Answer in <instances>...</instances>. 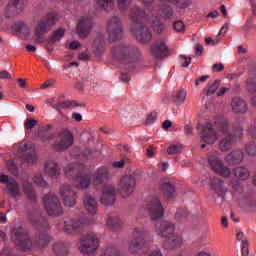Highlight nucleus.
Returning <instances> with one entry per match:
<instances>
[{
    "mask_svg": "<svg viewBox=\"0 0 256 256\" xmlns=\"http://www.w3.org/2000/svg\"><path fill=\"white\" fill-rule=\"evenodd\" d=\"M12 239L20 251H31L32 247L45 249L51 243V236L46 233H38L34 240H31L29 233L21 226H15L12 229Z\"/></svg>",
    "mask_w": 256,
    "mask_h": 256,
    "instance_id": "obj_1",
    "label": "nucleus"
},
{
    "mask_svg": "<svg viewBox=\"0 0 256 256\" xmlns=\"http://www.w3.org/2000/svg\"><path fill=\"white\" fill-rule=\"evenodd\" d=\"M111 55L116 61L125 63L126 69L131 71L141 61V50L131 43L116 44L111 48Z\"/></svg>",
    "mask_w": 256,
    "mask_h": 256,
    "instance_id": "obj_2",
    "label": "nucleus"
},
{
    "mask_svg": "<svg viewBox=\"0 0 256 256\" xmlns=\"http://www.w3.org/2000/svg\"><path fill=\"white\" fill-rule=\"evenodd\" d=\"M215 125L219 133L224 135V138L220 140L219 149L220 151H229L233 144L235 143V138L241 137L243 135V128L239 124L232 127V131L234 134L231 133V126H229V121L223 117H219L215 121Z\"/></svg>",
    "mask_w": 256,
    "mask_h": 256,
    "instance_id": "obj_3",
    "label": "nucleus"
},
{
    "mask_svg": "<svg viewBox=\"0 0 256 256\" xmlns=\"http://www.w3.org/2000/svg\"><path fill=\"white\" fill-rule=\"evenodd\" d=\"M132 235L133 237L128 244V253H131V255L145 253V249H147V237H149V232H147L145 228H136Z\"/></svg>",
    "mask_w": 256,
    "mask_h": 256,
    "instance_id": "obj_4",
    "label": "nucleus"
},
{
    "mask_svg": "<svg viewBox=\"0 0 256 256\" xmlns=\"http://www.w3.org/2000/svg\"><path fill=\"white\" fill-rule=\"evenodd\" d=\"M81 166L77 162H70L64 168V173L66 177L75 176V185L77 189H89L91 186V175L89 174H79Z\"/></svg>",
    "mask_w": 256,
    "mask_h": 256,
    "instance_id": "obj_5",
    "label": "nucleus"
},
{
    "mask_svg": "<svg viewBox=\"0 0 256 256\" xmlns=\"http://www.w3.org/2000/svg\"><path fill=\"white\" fill-rule=\"evenodd\" d=\"M56 21L57 14L55 12L48 13L40 20L34 31L35 43H43V35L55 25Z\"/></svg>",
    "mask_w": 256,
    "mask_h": 256,
    "instance_id": "obj_6",
    "label": "nucleus"
},
{
    "mask_svg": "<svg viewBox=\"0 0 256 256\" xmlns=\"http://www.w3.org/2000/svg\"><path fill=\"white\" fill-rule=\"evenodd\" d=\"M44 209L47 211L50 217H59L63 215V206L57 195L50 193L43 198Z\"/></svg>",
    "mask_w": 256,
    "mask_h": 256,
    "instance_id": "obj_7",
    "label": "nucleus"
},
{
    "mask_svg": "<svg viewBox=\"0 0 256 256\" xmlns=\"http://www.w3.org/2000/svg\"><path fill=\"white\" fill-rule=\"evenodd\" d=\"M107 35L110 41L123 39V22L119 16H112L107 21Z\"/></svg>",
    "mask_w": 256,
    "mask_h": 256,
    "instance_id": "obj_8",
    "label": "nucleus"
},
{
    "mask_svg": "<svg viewBox=\"0 0 256 256\" xmlns=\"http://www.w3.org/2000/svg\"><path fill=\"white\" fill-rule=\"evenodd\" d=\"M16 151L15 158H12V161L15 159H22V161H35V146L33 143L20 142L14 146Z\"/></svg>",
    "mask_w": 256,
    "mask_h": 256,
    "instance_id": "obj_9",
    "label": "nucleus"
},
{
    "mask_svg": "<svg viewBox=\"0 0 256 256\" xmlns=\"http://www.w3.org/2000/svg\"><path fill=\"white\" fill-rule=\"evenodd\" d=\"M197 129L199 131L200 139L203 141V143L213 145L219 139L217 136V131L211 122H206L204 125L199 124Z\"/></svg>",
    "mask_w": 256,
    "mask_h": 256,
    "instance_id": "obj_10",
    "label": "nucleus"
},
{
    "mask_svg": "<svg viewBox=\"0 0 256 256\" xmlns=\"http://www.w3.org/2000/svg\"><path fill=\"white\" fill-rule=\"evenodd\" d=\"M80 249L84 255H93L99 249V238L95 234H88L81 238Z\"/></svg>",
    "mask_w": 256,
    "mask_h": 256,
    "instance_id": "obj_11",
    "label": "nucleus"
},
{
    "mask_svg": "<svg viewBox=\"0 0 256 256\" xmlns=\"http://www.w3.org/2000/svg\"><path fill=\"white\" fill-rule=\"evenodd\" d=\"M145 209L153 221H157V219H161L165 215V209L159 197L152 198L145 205Z\"/></svg>",
    "mask_w": 256,
    "mask_h": 256,
    "instance_id": "obj_12",
    "label": "nucleus"
},
{
    "mask_svg": "<svg viewBox=\"0 0 256 256\" xmlns=\"http://www.w3.org/2000/svg\"><path fill=\"white\" fill-rule=\"evenodd\" d=\"M150 53L155 59H165L169 57V46L165 38L155 40L150 46Z\"/></svg>",
    "mask_w": 256,
    "mask_h": 256,
    "instance_id": "obj_13",
    "label": "nucleus"
},
{
    "mask_svg": "<svg viewBox=\"0 0 256 256\" xmlns=\"http://www.w3.org/2000/svg\"><path fill=\"white\" fill-rule=\"evenodd\" d=\"M73 145V133L69 130H62L54 143L55 151H67Z\"/></svg>",
    "mask_w": 256,
    "mask_h": 256,
    "instance_id": "obj_14",
    "label": "nucleus"
},
{
    "mask_svg": "<svg viewBox=\"0 0 256 256\" xmlns=\"http://www.w3.org/2000/svg\"><path fill=\"white\" fill-rule=\"evenodd\" d=\"M132 34L140 43L146 44L153 39V33L149 27L145 26L143 23L137 25H132L131 27Z\"/></svg>",
    "mask_w": 256,
    "mask_h": 256,
    "instance_id": "obj_15",
    "label": "nucleus"
},
{
    "mask_svg": "<svg viewBox=\"0 0 256 256\" xmlns=\"http://www.w3.org/2000/svg\"><path fill=\"white\" fill-rule=\"evenodd\" d=\"M63 225L65 233H75L77 229H81V227H85V225H93V220L89 218H82L74 221V219L71 217H65Z\"/></svg>",
    "mask_w": 256,
    "mask_h": 256,
    "instance_id": "obj_16",
    "label": "nucleus"
},
{
    "mask_svg": "<svg viewBox=\"0 0 256 256\" xmlns=\"http://www.w3.org/2000/svg\"><path fill=\"white\" fill-rule=\"evenodd\" d=\"M135 187H137V180L133 175H126L120 180L119 191L122 197H129L135 191Z\"/></svg>",
    "mask_w": 256,
    "mask_h": 256,
    "instance_id": "obj_17",
    "label": "nucleus"
},
{
    "mask_svg": "<svg viewBox=\"0 0 256 256\" xmlns=\"http://www.w3.org/2000/svg\"><path fill=\"white\" fill-rule=\"evenodd\" d=\"M91 29H93V18L91 16H82L78 21L76 33L81 39H86V37H89Z\"/></svg>",
    "mask_w": 256,
    "mask_h": 256,
    "instance_id": "obj_18",
    "label": "nucleus"
},
{
    "mask_svg": "<svg viewBox=\"0 0 256 256\" xmlns=\"http://www.w3.org/2000/svg\"><path fill=\"white\" fill-rule=\"evenodd\" d=\"M155 233L158 235V237H164V239H168L170 235L175 233V224L167 220L158 221L155 224Z\"/></svg>",
    "mask_w": 256,
    "mask_h": 256,
    "instance_id": "obj_19",
    "label": "nucleus"
},
{
    "mask_svg": "<svg viewBox=\"0 0 256 256\" xmlns=\"http://www.w3.org/2000/svg\"><path fill=\"white\" fill-rule=\"evenodd\" d=\"M23 9H25V0H10L5 8L4 15L7 19H11V17L21 14Z\"/></svg>",
    "mask_w": 256,
    "mask_h": 256,
    "instance_id": "obj_20",
    "label": "nucleus"
},
{
    "mask_svg": "<svg viewBox=\"0 0 256 256\" xmlns=\"http://www.w3.org/2000/svg\"><path fill=\"white\" fill-rule=\"evenodd\" d=\"M0 183L3 185H6V189L8 191V195L10 197H19L20 189H19V183H17V180L14 178H9V176L2 174L0 176Z\"/></svg>",
    "mask_w": 256,
    "mask_h": 256,
    "instance_id": "obj_21",
    "label": "nucleus"
},
{
    "mask_svg": "<svg viewBox=\"0 0 256 256\" xmlns=\"http://www.w3.org/2000/svg\"><path fill=\"white\" fill-rule=\"evenodd\" d=\"M60 195L65 207H73L77 202V193L69 185H64L60 188Z\"/></svg>",
    "mask_w": 256,
    "mask_h": 256,
    "instance_id": "obj_22",
    "label": "nucleus"
},
{
    "mask_svg": "<svg viewBox=\"0 0 256 256\" xmlns=\"http://www.w3.org/2000/svg\"><path fill=\"white\" fill-rule=\"evenodd\" d=\"M130 21L132 25H142L143 19L145 18V10L139 7L138 5H133L128 9Z\"/></svg>",
    "mask_w": 256,
    "mask_h": 256,
    "instance_id": "obj_23",
    "label": "nucleus"
},
{
    "mask_svg": "<svg viewBox=\"0 0 256 256\" xmlns=\"http://www.w3.org/2000/svg\"><path fill=\"white\" fill-rule=\"evenodd\" d=\"M100 200L102 205H115V186L105 185Z\"/></svg>",
    "mask_w": 256,
    "mask_h": 256,
    "instance_id": "obj_24",
    "label": "nucleus"
},
{
    "mask_svg": "<svg viewBox=\"0 0 256 256\" xmlns=\"http://www.w3.org/2000/svg\"><path fill=\"white\" fill-rule=\"evenodd\" d=\"M232 111L237 115H245L249 111L247 102L241 97H234L231 102Z\"/></svg>",
    "mask_w": 256,
    "mask_h": 256,
    "instance_id": "obj_25",
    "label": "nucleus"
},
{
    "mask_svg": "<svg viewBox=\"0 0 256 256\" xmlns=\"http://www.w3.org/2000/svg\"><path fill=\"white\" fill-rule=\"evenodd\" d=\"M209 165L217 175H221L222 177H229L231 175V169L226 166L222 161H210Z\"/></svg>",
    "mask_w": 256,
    "mask_h": 256,
    "instance_id": "obj_26",
    "label": "nucleus"
},
{
    "mask_svg": "<svg viewBox=\"0 0 256 256\" xmlns=\"http://www.w3.org/2000/svg\"><path fill=\"white\" fill-rule=\"evenodd\" d=\"M28 219L36 229H47V227H49V222H47V219L41 214L31 213L29 214Z\"/></svg>",
    "mask_w": 256,
    "mask_h": 256,
    "instance_id": "obj_27",
    "label": "nucleus"
},
{
    "mask_svg": "<svg viewBox=\"0 0 256 256\" xmlns=\"http://www.w3.org/2000/svg\"><path fill=\"white\" fill-rule=\"evenodd\" d=\"M209 185L212 191L217 193V195H225V192L227 191V188H225V183L218 177L211 176L209 179Z\"/></svg>",
    "mask_w": 256,
    "mask_h": 256,
    "instance_id": "obj_28",
    "label": "nucleus"
},
{
    "mask_svg": "<svg viewBox=\"0 0 256 256\" xmlns=\"http://www.w3.org/2000/svg\"><path fill=\"white\" fill-rule=\"evenodd\" d=\"M92 51L96 57H101L103 51H105V36L98 34L93 41Z\"/></svg>",
    "mask_w": 256,
    "mask_h": 256,
    "instance_id": "obj_29",
    "label": "nucleus"
},
{
    "mask_svg": "<svg viewBox=\"0 0 256 256\" xmlns=\"http://www.w3.org/2000/svg\"><path fill=\"white\" fill-rule=\"evenodd\" d=\"M44 171L51 177L52 179H57L59 175H61V169L55 161H48L44 164Z\"/></svg>",
    "mask_w": 256,
    "mask_h": 256,
    "instance_id": "obj_30",
    "label": "nucleus"
},
{
    "mask_svg": "<svg viewBox=\"0 0 256 256\" xmlns=\"http://www.w3.org/2000/svg\"><path fill=\"white\" fill-rule=\"evenodd\" d=\"M83 205L90 215H97L98 204L95 198L89 195L84 196Z\"/></svg>",
    "mask_w": 256,
    "mask_h": 256,
    "instance_id": "obj_31",
    "label": "nucleus"
},
{
    "mask_svg": "<svg viewBox=\"0 0 256 256\" xmlns=\"http://www.w3.org/2000/svg\"><path fill=\"white\" fill-rule=\"evenodd\" d=\"M93 184L97 187L105 183V181H109V171L107 168H100L95 172Z\"/></svg>",
    "mask_w": 256,
    "mask_h": 256,
    "instance_id": "obj_32",
    "label": "nucleus"
},
{
    "mask_svg": "<svg viewBox=\"0 0 256 256\" xmlns=\"http://www.w3.org/2000/svg\"><path fill=\"white\" fill-rule=\"evenodd\" d=\"M181 245H183V236L179 234L170 235L166 240L168 249H175V247H181Z\"/></svg>",
    "mask_w": 256,
    "mask_h": 256,
    "instance_id": "obj_33",
    "label": "nucleus"
},
{
    "mask_svg": "<svg viewBox=\"0 0 256 256\" xmlns=\"http://www.w3.org/2000/svg\"><path fill=\"white\" fill-rule=\"evenodd\" d=\"M53 109L61 111V109H71V107H79V103L75 100L58 101L52 104Z\"/></svg>",
    "mask_w": 256,
    "mask_h": 256,
    "instance_id": "obj_34",
    "label": "nucleus"
},
{
    "mask_svg": "<svg viewBox=\"0 0 256 256\" xmlns=\"http://www.w3.org/2000/svg\"><path fill=\"white\" fill-rule=\"evenodd\" d=\"M160 191H162L166 199H173V197H175V186L171 185L169 182H162L160 184Z\"/></svg>",
    "mask_w": 256,
    "mask_h": 256,
    "instance_id": "obj_35",
    "label": "nucleus"
},
{
    "mask_svg": "<svg viewBox=\"0 0 256 256\" xmlns=\"http://www.w3.org/2000/svg\"><path fill=\"white\" fill-rule=\"evenodd\" d=\"M149 23L152 26L154 33H157L158 35L163 33V29H165V27L163 26V23H161L159 17L152 15L149 18Z\"/></svg>",
    "mask_w": 256,
    "mask_h": 256,
    "instance_id": "obj_36",
    "label": "nucleus"
},
{
    "mask_svg": "<svg viewBox=\"0 0 256 256\" xmlns=\"http://www.w3.org/2000/svg\"><path fill=\"white\" fill-rule=\"evenodd\" d=\"M187 99V92L180 89L172 94V101L175 105H183Z\"/></svg>",
    "mask_w": 256,
    "mask_h": 256,
    "instance_id": "obj_37",
    "label": "nucleus"
},
{
    "mask_svg": "<svg viewBox=\"0 0 256 256\" xmlns=\"http://www.w3.org/2000/svg\"><path fill=\"white\" fill-rule=\"evenodd\" d=\"M53 252L57 256H65L69 253V247L63 242H56L53 245Z\"/></svg>",
    "mask_w": 256,
    "mask_h": 256,
    "instance_id": "obj_38",
    "label": "nucleus"
},
{
    "mask_svg": "<svg viewBox=\"0 0 256 256\" xmlns=\"http://www.w3.org/2000/svg\"><path fill=\"white\" fill-rule=\"evenodd\" d=\"M97 7L102 11H113L115 0H96Z\"/></svg>",
    "mask_w": 256,
    "mask_h": 256,
    "instance_id": "obj_39",
    "label": "nucleus"
},
{
    "mask_svg": "<svg viewBox=\"0 0 256 256\" xmlns=\"http://www.w3.org/2000/svg\"><path fill=\"white\" fill-rule=\"evenodd\" d=\"M13 29L16 33L25 35L26 37L31 33V28L25 24V22H17L13 25Z\"/></svg>",
    "mask_w": 256,
    "mask_h": 256,
    "instance_id": "obj_40",
    "label": "nucleus"
},
{
    "mask_svg": "<svg viewBox=\"0 0 256 256\" xmlns=\"http://www.w3.org/2000/svg\"><path fill=\"white\" fill-rule=\"evenodd\" d=\"M234 175L237 179H240V181H247V179H249L251 173L245 167H237L234 170Z\"/></svg>",
    "mask_w": 256,
    "mask_h": 256,
    "instance_id": "obj_41",
    "label": "nucleus"
},
{
    "mask_svg": "<svg viewBox=\"0 0 256 256\" xmlns=\"http://www.w3.org/2000/svg\"><path fill=\"white\" fill-rule=\"evenodd\" d=\"M106 224L107 227L112 231H119V229H121V225H123L121 219H119L118 217L108 218Z\"/></svg>",
    "mask_w": 256,
    "mask_h": 256,
    "instance_id": "obj_42",
    "label": "nucleus"
},
{
    "mask_svg": "<svg viewBox=\"0 0 256 256\" xmlns=\"http://www.w3.org/2000/svg\"><path fill=\"white\" fill-rule=\"evenodd\" d=\"M50 129L51 125L49 124L44 125L39 129L38 136L41 137L42 141H51V139H53V134L47 132Z\"/></svg>",
    "mask_w": 256,
    "mask_h": 256,
    "instance_id": "obj_43",
    "label": "nucleus"
},
{
    "mask_svg": "<svg viewBox=\"0 0 256 256\" xmlns=\"http://www.w3.org/2000/svg\"><path fill=\"white\" fill-rule=\"evenodd\" d=\"M245 154L242 150H233L227 157L226 161H243Z\"/></svg>",
    "mask_w": 256,
    "mask_h": 256,
    "instance_id": "obj_44",
    "label": "nucleus"
},
{
    "mask_svg": "<svg viewBox=\"0 0 256 256\" xmlns=\"http://www.w3.org/2000/svg\"><path fill=\"white\" fill-rule=\"evenodd\" d=\"M23 189L28 199H30L31 201H35L36 199L35 190H33V186L31 185V183H29L28 181H25L23 183Z\"/></svg>",
    "mask_w": 256,
    "mask_h": 256,
    "instance_id": "obj_45",
    "label": "nucleus"
},
{
    "mask_svg": "<svg viewBox=\"0 0 256 256\" xmlns=\"http://www.w3.org/2000/svg\"><path fill=\"white\" fill-rule=\"evenodd\" d=\"M131 3L133 0H117V6L121 13H127L131 9Z\"/></svg>",
    "mask_w": 256,
    "mask_h": 256,
    "instance_id": "obj_46",
    "label": "nucleus"
},
{
    "mask_svg": "<svg viewBox=\"0 0 256 256\" xmlns=\"http://www.w3.org/2000/svg\"><path fill=\"white\" fill-rule=\"evenodd\" d=\"M160 17L163 19H171L173 17V8L169 5H164L160 8Z\"/></svg>",
    "mask_w": 256,
    "mask_h": 256,
    "instance_id": "obj_47",
    "label": "nucleus"
},
{
    "mask_svg": "<svg viewBox=\"0 0 256 256\" xmlns=\"http://www.w3.org/2000/svg\"><path fill=\"white\" fill-rule=\"evenodd\" d=\"M82 155L86 159H99L101 157V152L100 151H91L89 148H86L82 152Z\"/></svg>",
    "mask_w": 256,
    "mask_h": 256,
    "instance_id": "obj_48",
    "label": "nucleus"
},
{
    "mask_svg": "<svg viewBox=\"0 0 256 256\" xmlns=\"http://www.w3.org/2000/svg\"><path fill=\"white\" fill-rule=\"evenodd\" d=\"M103 255L104 256H120L121 252L116 247L108 246L103 249Z\"/></svg>",
    "mask_w": 256,
    "mask_h": 256,
    "instance_id": "obj_49",
    "label": "nucleus"
},
{
    "mask_svg": "<svg viewBox=\"0 0 256 256\" xmlns=\"http://www.w3.org/2000/svg\"><path fill=\"white\" fill-rule=\"evenodd\" d=\"M63 35H65V30L63 28L54 31L52 37L49 40V43H57V41H60Z\"/></svg>",
    "mask_w": 256,
    "mask_h": 256,
    "instance_id": "obj_50",
    "label": "nucleus"
},
{
    "mask_svg": "<svg viewBox=\"0 0 256 256\" xmlns=\"http://www.w3.org/2000/svg\"><path fill=\"white\" fill-rule=\"evenodd\" d=\"M221 86V81L219 80H215L206 90V95H214V93L217 92V90L219 89V87Z\"/></svg>",
    "mask_w": 256,
    "mask_h": 256,
    "instance_id": "obj_51",
    "label": "nucleus"
},
{
    "mask_svg": "<svg viewBox=\"0 0 256 256\" xmlns=\"http://www.w3.org/2000/svg\"><path fill=\"white\" fill-rule=\"evenodd\" d=\"M183 146L181 144H171L168 149V155H177L180 151H182Z\"/></svg>",
    "mask_w": 256,
    "mask_h": 256,
    "instance_id": "obj_52",
    "label": "nucleus"
},
{
    "mask_svg": "<svg viewBox=\"0 0 256 256\" xmlns=\"http://www.w3.org/2000/svg\"><path fill=\"white\" fill-rule=\"evenodd\" d=\"M246 153L249 157H256V142H250L246 146Z\"/></svg>",
    "mask_w": 256,
    "mask_h": 256,
    "instance_id": "obj_53",
    "label": "nucleus"
},
{
    "mask_svg": "<svg viewBox=\"0 0 256 256\" xmlns=\"http://www.w3.org/2000/svg\"><path fill=\"white\" fill-rule=\"evenodd\" d=\"M170 3H175L178 9H187V7L191 5V0H174L173 2H170Z\"/></svg>",
    "mask_w": 256,
    "mask_h": 256,
    "instance_id": "obj_54",
    "label": "nucleus"
},
{
    "mask_svg": "<svg viewBox=\"0 0 256 256\" xmlns=\"http://www.w3.org/2000/svg\"><path fill=\"white\" fill-rule=\"evenodd\" d=\"M34 183H36L38 187H47V182H45L41 173H38L34 176Z\"/></svg>",
    "mask_w": 256,
    "mask_h": 256,
    "instance_id": "obj_55",
    "label": "nucleus"
},
{
    "mask_svg": "<svg viewBox=\"0 0 256 256\" xmlns=\"http://www.w3.org/2000/svg\"><path fill=\"white\" fill-rule=\"evenodd\" d=\"M7 168L12 175H19V168L17 167V164H15L13 161L7 162Z\"/></svg>",
    "mask_w": 256,
    "mask_h": 256,
    "instance_id": "obj_56",
    "label": "nucleus"
},
{
    "mask_svg": "<svg viewBox=\"0 0 256 256\" xmlns=\"http://www.w3.org/2000/svg\"><path fill=\"white\" fill-rule=\"evenodd\" d=\"M173 27L177 33H185V23L183 21L178 20L174 22Z\"/></svg>",
    "mask_w": 256,
    "mask_h": 256,
    "instance_id": "obj_57",
    "label": "nucleus"
},
{
    "mask_svg": "<svg viewBox=\"0 0 256 256\" xmlns=\"http://www.w3.org/2000/svg\"><path fill=\"white\" fill-rule=\"evenodd\" d=\"M37 125V120L27 118L24 122V129H33Z\"/></svg>",
    "mask_w": 256,
    "mask_h": 256,
    "instance_id": "obj_58",
    "label": "nucleus"
},
{
    "mask_svg": "<svg viewBox=\"0 0 256 256\" xmlns=\"http://www.w3.org/2000/svg\"><path fill=\"white\" fill-rule=\"evenodd\" d=\"M241 253L242 256H249V243H247V240H242Z\"/></svg>",
    "mask_w": 256,
    "mask_h": 256,
    "instance_id": "obj_59",
    "label": "nucleus"
},
{
    "mask_svg": "<svg viewBox=\"0 0 256 256\" xmlns=\"http://www.w3.org/2000/svg\"><path fill=\"white\" fill-rule=\"evenodd\" d=\"M247 88L249 93H256V81L248 80Z\"/></svg>",
    "mask_w": 256,
    "mask_h": 256,
    "instance_id": "obj_60",
    "label": "nucleus"
},
{
    "mask_svg": "<svg viewBox=\"0 0 256 256\" xmlns=\"http://www.w3.org/2000/svg\"><path fill=\"white\" fill-rule=\"evenodd\" d=\"M140 1L142 5H144V7L148 9V11H151V9L155 7L153 0H140Z\"/></svg>",
    "mask_w": 256,
    "mask_h": 256,
    "instance_id": "obj_61",
    "label": "nucleus"
},
{
    "mask_svg": "<svg viewBox=\"0 0 256 256\" xmlns=\"http://www.w3.org/2000/svg\"><path fill=\"white\" fill-rule=\"evenodd\" d=\"M187 217H189V212L179 211L176 213V219H179V221H185Z\"/></svg>",
    "mask_w": 256,
    "mask_h": 256,
    "instance_id": "obj_62",
    "label": "nucleus"
},
{
    "mask_svg": "<svg viewBox=\"0 0 256 256\" xmlns=\"http://www.w3.org/2000/svg\"><path fill=\"white\" fill-rule=\"evenodd\" d=\"M248 133L252 139L256 140V125L255 124L250 126Z\"/></svg>",
    "mask_w": 256,
    "mask_h": 256,
    "instance_id": "obj_63",
    "label": "nucleus"
},
{
    "mask_svg": "<svg viewBox=\"0 0 256 256\" xmlns=\"http://www.w3.org/2000/svg\"><path fill=\"white\" fill-rule=\"evenodd\" d=\"M208 161H221V158L219 157V152H213L209 157Z\"/></svg>",
    "mask_w": 256,
    "mask_h": 256,
    "instance_id": "obj_64",
    "label": "nucleus"
}]
</instances>
